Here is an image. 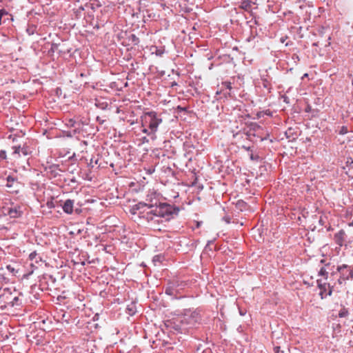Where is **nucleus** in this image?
Returning a JSON list of instances; mask_svg holds the SVG:
<instances>
[{
    "mask_svg": "<svg viewBox=\"0 0 353 353\" xmlns=\"http://www.w3.org/2000/svg\"><path fill=\"white\" fill-rule=\"evenodd\" d=\"M221 93V90H216V95H219V94H220Z\"/></svg>",
    "mask_w": 353,
    "mask_h": 353,
    "instance_id": "nucleus-29",
    "label": "nucleus"
},
{
    "mask_svg": "<svg viewBox=\"0 0 353 353\" xmlns=\"http://www.w3.org/2000/svg\"><path fill=\"white\" fill-rule=\"evenodd\" d=\"M347 132V129L346 127L343 126L340 130V134H345Z\"/></svg>",
    "mask_w": 353,
    "mask_h": 353,
    "instance_id": "nucleus-21",
    "label": "nucleus"
},
{
    "mask_svg": "<svg viewBox=\"0 0 353 353\" xmlns=\"http://www.w3.org/2000/svg\"><path fill=\"white\" fill-rule=\"evenodd\" d=\"M164 53V50L161 49H157L155 51V54L157 56L161 57Z\"/></svg>",
    "mask_w": 353,
    "mask_h": 353,
    "instance_id": "nucleus-19",
    "label": "nucleus"
},
{
    "mask_svg": "<svg viewBox=\"0 0 353 353\" xmlns=\"http://www.w3.org/2000/svg\"><path fill=\"white\" fill-rule=\"evenodd\" d=\"M142 132L145 134H152L151 132V131L149 130V129H147V128H143Z\"/></svg>",
    "mask_w": 353,
    "mask_h": 353,
    "instance_id": "nucleus-22",
    "label": "nucleus"
},
{
    "mask_svg": "<svg viewBox=\"0 0 353 353\" xmlns=\"http://www.w3.org/2000/svg\"><path fill=\"white\" fill-rule=\"evenodd\" d=\"M143 125H148L152 133L154 134L162 122V119L154 111L144 112L141 116Z\"/></svg>",
    "mask_w": 353,
    "mask_h": 353,
    "instance_id": "nucleus-3",
    "label": "nucleus"
},
{
    "mask_svg": "<svg viewBox=\"0 0 353 353\" xmlns=\"http://www.w3.org/2000/svg\"><path fill=\"white\" fill-rule=\"evenodd\" d=\"M336 271L340 274V276L338 279V283L340 285L344 284L346 281L353 279V266L343 264L338 266Z\"/></svg>",
    "mask_w": 353,
    "mask_h": 353,
    "instance_id": "nucleus-4",
    "label": "nucleus"
},
{
    "mask_svg": "<svg viewBox=\"0 0 353 353\" xmlns=\"http://www.w3.org/2000/svg\"><path fill=\"white\" fill-rule=\"evenodd\" d=\"M6 13L4 10H0V25L1 24V19L3 15Z\"/></svg>",
    "mask_w": 353,
    "mask_h": 353,
    "instance_id": "nucleus-23",
    "label": "nucleus"
},
{
    "mask_svg": "<svg viewBox=\"0 0 353 353\" xmlns=\"http://www.w3.org/2000/svg\"><path fill=\"white\" fill-rule=\"evenodd\" d=\"M213 66H214L213 63H210V65H209V67H208V69H209L210 70H212V69L213 68Z\"/></svg>",
    "mask_w": 353,
    "mask_h": 353,
    "instance_id": "nucleus-27",
    "label": "nucleus"
},
{
    "mask_svg": "<svg viewBox=\"0 0 353 353\" xmlns=\"http://www.w3.org/2000/svg\"><path fill=\"white\" fill-rule=\"evenodd\" d=\"M201 315L196 310L186 309L174 319V327L176 330H188L200 323Z\"/></svg>",
    "mask_w": 353,
    "mask_h": 353,
    "instance_id": "nucleus-2",
    "label": "nucleus"
},
{
    "mask_svg": "<svg viewBox=\"0 0 353 353\" xmlns=\"http://www.w3.org/2000/svg\"><path fill=\"white\" fill-rule=\"evenodd\" d=\"M20 296H21V294H19V296H14L12 300L8 303V305L11 307H19L22 305L23 302L22 299L20 298Z\"/></svg>",
    "mask_w": 353,
    "mask_h": 353,
    "instance_id": "nucleus-8",
    "label": "nucleus"
},
{
    "mask_svg": "<svg viewBox=\"0 0 353 353\" xmlns=\"http://www.w3.org/2000/svg\"><path fill=\"white\" fill-rule=\"evenodd\" d=\"M132 214L145 218L154 230H160V223L168 221L174 214L178 212L172 205L156 201L152 203H138L130 208Z\"/></svg>",
    "mask_w": 353,
    "mask_h": 353,
    "instance_id": "nucleus-1",
    "label": "nucleus"
},
{
    "mask_svg": "<svg viewBox=\"0 0 353 353\" xmlns=\"http://www.w3.org/2000/svg\"><path fill=\"white\" fill-rule=\"evenodd\" d=\"M253 2L251 0H243L241 2L240 8L245 11H250Z\"/></svg>",
    "mask_w": 353,
    "mask_h": 353,
    "instance_id": "nucleus-10",
    "label": "nucleus"
},
{
    "mask_svg": "<svg viewBox=\"0 0 353 353\" xmlns=\"http://www.w3.org/2000/svg\"><path fill=\"white\" fill-rule=\"evenodd\" d=\"M318 276H321L323 281H326L328 277V272L326 270V267H321L318 272Z\"/></svg>",
    "mask_w": 353,
    "mask_h": 353,
    "instance_id": "nucleus-11",
    "label": "nucleus"
},
{
    "mask_svg": "<svg viewBox=\"0 0 353 353\" xmlns=\"http://www.w3.org/2000/svg\"><path fill=\"white\" fill-rule=\"evenodd\" d=\"M133 41L138 40V38L136 37L135 35H132Z\"/></svg>",
    "mask_w": 353,
    "mask_h": 353,
    "instance_id": "nucleus-30",
    "label": "nucleus"
},
{
    "mask_svg": "<svg viewBox=\"0 0 353 353\" xmlns=\"http://www.w3.org/2000/svg\"><path fill=\"white\" fill-rule=\"evenodd\" d=\"M74 201L71 199H67L63 205V210L66 214H70L73 212Z\"/></svg>",
    "mask_w": 353,
    "mask_h": 353,
    "instance_id": "nucleus-7",
    "label": "nucleus"
},
{
    "mask_svg": "<svg viewBox=\"0 0 353 353\" xmlns=\"http://www.w3.org/2000/svg\"><path fill=\"white\" fill-rule=\"evenodd\" d=\"M29 260L30 261H34L36 263H39V261L37 260V253L35 251L29 254Z\"/></svg>",
    "mask_w": 353,
    "mask_h": 353,
    "instance_id": "nucleus-15",
    "label": "nucleus"
},
{
    "mask_svg": "<svg viewBox=\"0 0 353 353\" xmlns=\"http://www.w3.org/2000/svg\"><path fill=\"white\" fill-rule=\"evenodd\" d=\"M318 288L320 290L319 295L323 299L327 296H331L332 293V287L326 281H323L322 279H317Z\"/></svg>",
    "mask_w": 353,
    "mask_h": 353,
    "instance_id": "nucleus-5",
    "label": "nucleus"
},
{
    "mask_svg": "<svg viewBox=\"0 0 353 353\" xmlns=\"http://www.w3.org/2000/svg\"><path fill=\"white\" fill-rule=\"evenodd\" d=\"M6 268L8 269V271H10V272H13L14 271V269L10 265H7L6 266Z\"/></svg>",
    "mask_w": 353,
    "mask_h": 353,
    "instance_id": "nucleus-25",
    "label": "nucleus"
},
{
    "mask_svg": "<svg viewBox=\"0 0 353 353\" xmlns=\"http://www.w3.org/2000/svg\"><path fill=\"white\" fill-rule=\"evenodd\" d=\"M4 292H10V290H9V289L6 288V289H4Z\"/></svg>",
    "mask_w": 353,
    "mask_h": 353,
    "instance_id": "nucleus-33",
    "label": "nucleus"
},
{
    "mask_svg": "<svg viewBox=\"0 0 353 353\" xmlns=\"http://www.w3.org/2000/svg\"><path fill=\"white\" fill-rule=\"evenodd\" d=\"M7 155L6 152L5 150H1L0 151V160H4L6 159Z\"/></svg>",
    "mask_w": 353,
    "mask_h": 353,
    "instance_id": "nucleus-17",
    "label": "nucleus"
},
{
    "mask_svg": "<svg viewBox=\"0 0 353 353\" xmlns=\"http://www.w3.org/2000/svg\"><path fill=\"white\" fill-rule=\"evenodd\" d=\"M212 59V56H210V57H208V60H210V59Z\"/></svg>",
    "mask_w": 353,
    "mask_h": 353,
    "instance_id": "nucleus-34",
    "label": "nucleus"
},
{
    "mask_svg": "<svg viewBox=\"0 0 353 353\" xmlns=\"http://www.w3.org/2000/svg\"><path fill=\"white\" fill-rule=\"evenodd\" d=\"M8 214L10 217H18L21 214V212L17 208H10L8 212Z\"/></svg>",
    "mask_w": 353,
    "mask_h": 353,
    "instance_id": "nucleus-13",
    "label": "nucleus"
},
{
    "mask_svg": "<svg viewBox=\"0 0 353 353\" xmlns=\"http://www.w3.org/2000/svg\"><path fill=\"white\" fill-rule=\"evenodd\" d=\"M6 186L9 188H14V185L17 183L16 179L12 176H8L6 178Z\"/></svg>",
    "mask_w": 353,
    "mask_h": 353,
    "instance_id": "nucleus-12",
    "label": "nucleus"
},
{
    "mask_svg": "<svg viewBox=\"0 0 353 353\" xmlns=\"http://www.w3.org/2000/svg\"><path fill=\"white\" fill-rule=\"evenodd\" d=\"M66 125L68 127H70V128H74V132L76 133V132H79V128L81 126V124L79 123H77L76 121H74V119H70L67 121V123H66Z\"/></svg>",
    "mask_w": 353,
    "mask_h": 353,
    "instance_id": "nucleus-9",
    "label": "nucleus"
},
{
    "mask_svg": "<svg viewBox=\"0 0 353 353\" xmlns=\"http://www.w3.org/2000/svg\"><path fill=\"white\" fill-rule=\"evenodd\" d=\"M12 149L13 150L12 155L14 156L20 157L21 154H22L23 156H28L31 153V151L29 149V148L26 145L23 147H21L20 145L13 146Z\"/></svg>",
    "mask_w": 353,
    "mask_h": 353,
    "instance_id": "nucleus-6",
    "label": "nucleus"
},
{
    "mask_svg": "<svg viewBox=\"0 0 353 353\" xmlns=\"http://www.w3.org/2000/svg\"><path fill=\"white\" fill-rule=\"evenodd\" d=\"M34 261H31L30 265L31 267V271L30 272L29 274H31L33 273L34 270L37 268V266L34 263Z\"/></svg>",
    "mask_w": 353,
    "mask_h": 353,
    "instance_id": "nucleus-18",
    "label": "nucleus"
},
{
    "mask_svg": "<svg viewBox=\"0 0 353 353\" xmlns=\"http://www.w3.org/2000/svg\"><path fill=\"white\" fill-rule=\"evenodd\" d=\"M305 112H310L312 111V107L310 105H307V107L305 108Z\"/></svg>",
    "mask_w": 353,
    "mask_h": 353,
    "instance_id": "nucleus-26",
    "label": "nucleus"
},
{
    "mask_svg": "<svg viewBox=\"0 0 353 353\" xmlns=\"http://www.w3.org/2000/svg\"><path fill=\"white\" fill-rule=\"evenodd\" d=\"M165 294L168 295H172L173 294V290L171 288H167L165 290Z\"/></svg>",
    "mask_w": 353,
    "mask_h": 353,
    "instance_id": "nucleus-20",
    "label": "nucleus"
},
{
    "mask_svg": "<svg viewBox=\"0 0 353 353\" xmlns=\"http://www.w3.org/2000/svg\"><path fill=\"white\" fill-rule=\"evenodd\" d=\"M350 226H353V220L349 223Z\"/></svg>",
    "mask_w": 353,
    "mask_h": 353,
    "instance_id": "nucleus-32",
    "label": "nucleus"
},
{
    "mask_svg": "<svg viewBox=\"0 0 353 353\" xmlns=\"http://www.w3.org/2000/svg\"><path fill=\"white\" fill-rule=\"evenodd\" d=\"M348 315V310L345 307H343L339 312V316L340 318L346 317Z\"/></svg>",
    "mask_w": 353,
    "mask_h": 353,
    "instance_id": "nucleus-16",
    "label": "nucleus"
},
{
    "mask_svg": "<svg viewBox=\"0 0 353 353\" xmlns=\"http://www.w3.org/2000/svg\"><path fill=\"white\" fill-rule=\"evenodd\" d=\"M174 85H176L174 82L172 83V86H174Z\"/></svg>",
    "mask_w": 353,
    "mask_h": 353,
    "instance_id": "nucleus-36",
    "label": "nucleus"
},
{
    "mask_svg": "<svg viewBox=\"0 0 353 353\" xmlns=\"http://www.w3.org/2000/svg\"><path fill=\"white\" fill-rule=\"evenodd\" d=\"M158 200L156 199L155 194H148L146 197L145 202H143V203H154Z\"/></svg>",
    "mask_w": 353,
    "mask_h": 353,
    "instance_id": "nucleus-14",
    "label": "nucleus"
},
{
    "mask_svg": "<svg viewBox=\"0 0 353 353\" xmlns=\"http://www.w3.org/2000/svg\"><path fill=\"white\" fill-rule=\"evenodd\" d=\"M97 121H98L100 124H103V123H104V121H105V120H104V119H101V117H97Z\"/></svg>",
    "mask_w": 353,
    "mask_h": 353,
    "instance_id": "nucleus-24",
    "label": "nucleus"
},
{
    "mask_svg": "<svg viewBox=\"0 0 353 353\" xmlns=\"http://www.w3.org/2000/svg\"><path fill=\"white\" fill-rule=\"evenodd\" d=\"M225 221H226L227 223H230V221H229L228 219H225Z\"/></svg>",
    "mask_w": 353,
    "mask_h": 353,
    "instance_id": "nucleus-35",
    "label": "nucleus"
},
{
    "mask_svg": "<svg viewBox=\"0 0 353 353\" xmlns=\"http://www.w3.org/2000/svg\"><path fill=\"white\" fill-rule=\"evenodd\" d=\"M283 99L285 102L288 103V101H287L288 98L286 97H283Z\"/></svg>",
    "mask_w": 353,
    "mask_h": 353,
    "instance_id": "nucleus-31",
    "label": "nucleus"
},
{
    "mask_svg": "<svg viewBox=\"0 0 353 353\" xmlns=\"http://www.w3.org/2000/svg\"><path fill=\"white\" fill-rule=\"evenodd\" d=\"M279 348H280L279 347H274L275 352H276V353H278V352H279Z\"/></svg>",
    "mask_w": 353,
    "mask_h": 353,
    "instance_id": "nucleus-28",
    "label": "nucleus"
}]
</instances>
